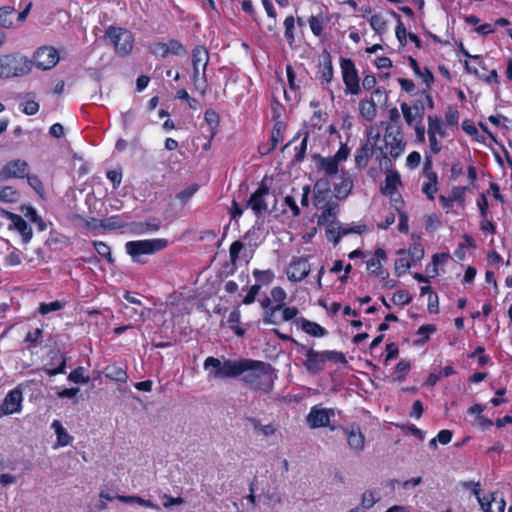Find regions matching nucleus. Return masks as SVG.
Returning <instances> with one entry per match:
<instances>
[{
    "instance_id": "nucleus-1",
    "label": "nucleus",
    "mask_w": 512,
    "mask_h": 512,
    "mask_svg": "<svg viewBox=\"0 0 512 512\" xmlns=\"http://www.w3.org/2000/svg\"><path fill=\"white\" fill-rule=\"evenodd\" d=\"M204 369L208 370L210 379L242 376V381L246 385L266 393L271 391L276 378L270 364L249 358L224 359V361H221L210 356L204 361Z\"/></svg>"
},
{
    "instance_id": "nucleus-2",
    "label": "nucleus",
    "mask_w": 512,
    "mask_h": 512,
    "mask_svg": "<svg viewBox=\"0 0 512 512\" xmlns=\"http://www.w3.org/2000/svg\"><path fill=\"white\" fill-rule=\"evenodd\" d=\"M168 245L166 239H145L128 241L125 244V251L132 261L139 264L146 263L144 256L155 254Z\"/></svg>"
},
{
    "instance_id": "nucleus-3",
    "label": "nucleus",
    "mask_w": 512,
    "mask_h": 512,
    "mask_svg": "<svg viewBox=\"0 0 512 512\" xmlns=\"http://www.w3.org/2000/svg\"><path fill=\"white\" fill-rule=\"evenodd\" d=\"M33 67V62L19 53L0 57V78L20 77L27 75Z\"/></svg>"
},
{
    "instance_id": "nucleus-4",
    "label": "nucleus",
    "mask_w": 512,
    "mask_h": 512,
    "mask_svg": "<svg viewBox=\"0 0 512 512\" xmlns=\"http://www.w3.org/2000/svg\"><path fill=\"white\" fill-rule=\"evenodd\" d=\"M381 125H385V146L378 147L377 149L381 152L383 158L386 159V155L389 153L392 158L396 159L404 152L406 145L401 127L400 125L385 124L384 122H382Z\"/></svg>"
},
{
    "instance_id": "nucleus-5",
    "label": "nucleus",
    "mask_w": 512,
    "mask_h": 512,
    "mask_svg": "<svg viewBox=\"0 0 512 512\" xmlns=\"http://www.w3.org/2000/svg\"><path fill=\"white\" fill-rule=\"evenodd\" d=\"M305 351L306 360L303 363L305 368L310 373H319L324 369V365L328 360H336L339 362H345V356L341 352L337 351H322L318 352L312 348L300 349Z\"/></svg>"
},
{
    "instance_id": "nucleus-6",
    "label": "nucleus",
    "mask_w": 512,
    "mask_h": 512,
    "mask_svg": "<svg viewBox=\"0 0 512 512\" xmlns=\"http://www.w3.org/2000/svg\"><path fill=\"white\" fill-rule=\"evenodd\" d=\"M110 43L114 46L115 52L120 56L130 54L134 44L133 34L124 28L110 26L105 33Z\"/></svg>"
},
{
    "instance_id": "nucleus-7",
    "label": "nucleus",
    "mask_w": 512,
    "mask_h": 512,
    "mask_svg": "<svg viewBox=\"0 0 512 512\" xmlns=\"http://www.w3.org/2000/svg\"><path fill=\"white\" fill-rule=\"evenodd\" d=\"M31 61L39 69L50 70L59 62V54L54 47L43 46L35 51Z\"/></svg>"
},
{
    "instance_id": "nucleus-8",
    "label": "nucleus",
    "mask_w": 512,
    "mask_h": 512,
    "mask_svg": "<svg viewBox=\"0 0 512 512\" xmlns=\"http://www.w3.org/2000/svg\"><path fill=\"white\" fill-rule=\"evenodd\" d=\"M269 195V187L266 184V179H263L258 189L253 192L247 202L249 207L256 216H261L268 212V203L266 197Z\"/></svg>"
},
{
    "instance_id": "nucleus-9",
    "label": "nucleus",
    "mask_w": 512,
    "mask_h": 512,
    "mask_svg": "<svg viewBox=\"0 0 512 512\" xmlns=\"http://www.w3.org/2000/svg\"><path fill=\"white\" fill-rule=\"evenodd\" d=\"M368 140L355 152V163L358 167H366L369 159L373 155L377 142L380 139V133L373 134L372 128L367 131Z\"/></svg>"
},
{
    "instance_id": "nucleus-10",
    "label": "nucleus",
    "mask_w": 512,
    "mask_h": 512,
    "mask_svg": "<svg viewBox=\"0 0 512 512\" xmlns=\"http://www.w3.org/2000/svg\"><path fill=\"white\" fill-rule=\"evenodd\" d=\"M28 172L29 164L25 160H11L0 169V182H5L12 178H25L28 176Z\"/></svg>"
},
{
    "instance_id": "nucleus-11",
    "label": "nucleus",
    "mask_w": 512,
    "mask_h": 512,
    "mask_svg": "<svg viewBox=\"0 0 512 512\" xmlns=\"http://www.w3.org/2000/svg\"><path fill=\"white\" fill-rule=\"evenodd\" d=\"M341 70L346 92L357 95L360 92V86L355 64L351 59H342Z\"/></svg>"
},
{
    "instance_id": "nucleus-12",
    "label": "nucleus",
    "mask_w": 512,
    "mask_h": 512,
    "mask_svg": "<svg viewBox=\"0 0 512 512\" xmlns=\"http://www.w3.org/2000/svg\"><path fill=\"white\" fill-rule=\"evenodd\" d=\"M310 270L311 266L307 258L296 257L289 263L286 275L289 281L300 282L309 275Z\"/></svg>"
},
{
    "instance_id": "nucleus-13",
    "label": "nucleus",
    "mask_w": 512,
    "mask_h": 512,
    "mask_svg": "<svg viewBox=\"0 0 512 512\" xmlns=\"http://www.w3.org/2000/svg\"><path fill=\"white\" fill-rule=\"evenodd\" d=\"M23 393L19 387L9 391L0 405V417L18 413L22 409Z\"/></svg>"
},
{
    "instance_id": "nucleus-14",
    "label": "nucleus",
    "mask_w": 512,
    "mask_h": 512,
    "mask_svg": "<svg viewBox=\"0 0 512 512\" xmlns=\"http://www.w3.org/2000/svg\"><path fill=\"white\" fill-rule=\"evenodd\" d=\"M340 429L346 436L348 447L355 453H361L364 450L366 439L359 425L351 424L342 426Z\"/></svg>"
},
{
    "instance_id": "nucleus-15",
    "label": "nucleus",
    "mask_w": 512,
    "mask_h": 512,
    "mask_svg": "<svg viewBox=\"0 0 512 512\" xmlns=\"http://www.w3.org/2000/svg\"><path fill=\"white\" fill-rule=\"evenodd\" d=\"M334 416L333 409L319 408L313 406L306 417L308 426L312 429L329 426L331 417Z\"/></svg>"
},
{
    "instance_id": "nucleus-16",
    "label": "nucleus",
    "mask_w": 512,
    "mask_h": 512,
    "mask_svg": "<svg viewBox=\"0 0 512 512\" xmlns=\"http://www.w3.org/2000/svg\"><path fill=\"white\" fill-rule=\"evenodd\" d=\"M270 294L274 306L272 309L268 311V318L266 319V324H278L279 320L276 316V313L280 311L281 308H283V305L285 304V300L287 298V293L282 287L277 286L272 288Z\"/></svg>"
},
{
    "instance_id": "nucleus-17",
    "label": "nucleus",
    "mask_w": 512,
    "mask_h": 512,
    "mask_svg": "<svg viewBox=\"0 0 512 512\" xmlns=\"http://www.w3.org/2000/svg\"><path fill=\"white\" fill-rule=\"evenodd\" d=\"M383 96V92L377 88L373 93L372 97L381 98ZM359 112L360 115L367 121H373L377 115L376 103L374 98L370 100L362 99L359 102Z\"/></svg>"
},
{
    "instance_id": "nucleus-18",
    "label": "nucleus",
    "mask_w": 512,
    "mask_h": 512,
    "mask_svg": "<svg viewBox=\"0 0 512 512\" xmlns=\"http://www.w3.org/2000/svg\"><path fill=\"white\" fill-rule=\"evenodd\" d=\"M339 182H336L333 184V192L334 196L337 199H345L350 194L352 188H353V179L348 174L343 172L339 177Z\"/></svg>"
},
{
    "instance_id": "nucleus-19",
    "label": "nucleus",
    "mask_w": 512,
    "mask_h": 512,
    "mask_svg": "<svg viewBox=\"0 0 512 512\" xmlns=\"http://www.w3.org/2000/svg\"><path fill=\"white\" fill-rule=\"evenodd\" d=\"M480 506L484 512H504L506 502L501 495L495 492L491 493L487 499H482Z\"/></svg>"
},
{
    "instance_id": "nucleus-20",
    "label": "nucleus",
    "mask_w": 512,
    "mask_h": 512,
    "mask_svg": "<svg viewBox=\"0 0 512 512\" xmlns=\"http://www.w3.org/2000/svg\"><path fill=\"white\" fill-rule=\"evenodd\" d=\"M322 210V213L317 218V224L319 226L322 225H331L336 224V218L339 213V206L338 204L331 202L327 205H325L323 208H319Z\"/></svg>"
},
{
    "instance_id": "nucleus-21",
    "label": "nucleus",
    "mask_w": 512,
    "mask_h": 512,
    "mask_svg": "<svg viewBox=\"0 0 512 512\" xmlns=\"http://www.w3.org/2000/svg\"><path fill=\"white\" fill-rule=\"evenodd\" d=\"M7 218L11 220V225L19 231L24 242H29L32 238V229L27 222L19 215L5 212Z\"/></svg>"
},
{
    "instance_id": "nucleus-22",
    "label": "nucleus",
    "mask_w": 512,
    "mask_h": 512,
    "mask_svg": "<svg viewBox=\"0 0 512 512\" xmlns=\"http://www.w3.org/2000/svg\"><path fill=\"white\" fill-rule=\"evenodd\" d=\"M209 63V52L201 45L196 46L192 52V65L193 68H201L202 78L204 79V71L207 69Z\"/></svg>"
},
{
    "instance_id": "nucleus-23",
    "label": "nucleus",
    "mask_w": 512,
    "mask_h": 512,
    "mask_svg": "<svg viewBox=\"0 0 512 512\" xmlns=\"http://www.w3.org/2000/svg\"><path fill=\"white\" fill-rule=\"evenodd\" d=\"M401 110L408 125L417 124V122L422 121L423 108L418 107L417 105L409 106L407 103H402Z\"/></svg>"
},
{
    "instance_id": "nucleus-24",
    "label": "nucleus",
    "mask_w": 512,
    "mask_h": 512,
    "mask_svg": "<svg viewBox=\"0 0 512 512\" xmlns=\"http://www.w3.org/2000/svg\"><path fill=\"white\" fill-rule=\"evenodd\" d=\"M296 325L307 334L314 337H323L326 335V330L316 322L309 321L303 317L295 320Z\"/></svg>"
},
{
    "instance_id": "nucleus-25",
    "label": "nucleus",
    "mask_w": 512,
    "mask_h": 512,
    "mask_svg": "<svg viewBox=\"0 0 512 512\" xmlns=\"http://www.w3.org/2000/svg\"><path fill=\"white\" fill-rule=\"evenodd\" d=\"M105 377L116 382L125 383L128 380L126 370L116 364L108 365L104 369Z\"/></svg>"
},
{
    "instance_id": "nucleus-26",
    "label": "nucleus",
    "mask_w": 512,
    "mask_h": 512,
    "mask_svg": "<svg viewBox=\"0 0 512 512\" xmlns=\"http://www.w3.org/2000/svg\"><path fill=\"white\" fill-rule=\"evenodd\" d=\"M400 184L401 180L399 174L391 171L386 175L384 185H382L380 189L384 195H391Z\"/></svg>"
},
{
    "instance_id": "nucleus-27",
    "label": "nucleus",
    "mask_w": 512,
    "mask_h": 512,
    "mask_svg": "<svg viewBox=\"0 0 512 512\" xmlns=\"http://www.w3.org/2000/svg\"><path fill=\"white\" fill-rule=\"evenodd\" d=\"M248 422L253 427L254 431L260 433L265 437L272 436L276 433L277 428L274 424L270 423L267 425H262L260 420L255 417H249Z\"/></svg>"
},
{
    "instance_id": "nucleus-28",
    "label": "nucleus",
    "mask_w": 512,
    "mask_h": 512,
    "mask_svg": "<svg viewBox=\"0 0 512 512\" xmlns=\"http://www.w3.org/2000/svg\"><path fill=\"white\" fill-rule=\"evenodd\" d=\"M21 194L12 186H0V203H17Z\"/></svg>"
},
{
    "instance_id": "nucleus-29",
    "label": "nucleus",
    "mask_w": 512,
    "mask_h": 512,
    "mask_svg": "<svg viewBox=\"0 0 512 512\" xmlns=\"http://www.w3.org/2000/svg\"><path fill=\"white\" fill-rule=\"evenodd\" d=\"M116 499H118L119 501H121L123 503H129V504L136 503V504H138L140 506H143V507H146V508L160 510L159 505L154 504L150 500L144 499V498H142L140 496H136V495H133V496L117 495Z\"/></svg>"
},
{
    "instance_id": "nucleus-30",
    "label": "nucleus",
    "mask_w": 512,
    "mask_h": 512,
    "mask_svg": "<svg viewBox=\"0 0 512 512\" xmlns=\"http://www.w3.org/2000/svg\"><path fill=\"white\" fill-rule=\"evenodd\" d=\"M428 134L437 135L441 138L446 136V131L443 128L442 120L438 116H428Z\"/></svg>"
},
{
    "instance_id": "nucleus-31",
    "label": "nucleus",
    "mask_w": 512,
    "mask_h": 512,
    "mask_svg": "<svg viewBox=\"0 0 512 512\" xmlns=\"http://www.w3.org/2000/svg\"><path fill=\"white\" fill-rule=\"evenodd\" d=\"M15 12L14 7L11 6H3L0 8V26L2 28L13 27V17Z\"/></svg>"
},
{
    "instance_id": "nucleus-32",
    "label": "nucleus",
    "mask_w": 512,
    "mask_h": 512,
    "mask_svg": "<svg viewBox=\"0 0 512 512\" xmlns=\"http://www.w3.org/2000/svg\"><path fill=\"white\" fill-rule=\"evenodd\" d=\"M367 269L371 274L385 280L388 277V272L382 268L381 262L377 258H370L367 260Z\"/></svg>"
},
{
    "instance_id": "nucleus-33",
    "label": "nucleus",
    "mask_w": 512,
    "mask_h": 512,
    "mask_svg": "<svg viewBox=\"0 0 512 512\" xmlns=\"http://www.w3.org/2000/svg\"><path fill=\"white\" fill-rule=\"evenodd\" d=\"M100 226L104 229L115 230L124 228L126 226V222L121 216L115 215L101 220Z\"/></svg>"
},
{
    "instance_id": "nucleus-34",
    "label": "nucleus",
    "mask_w": 512,
    "mask_h": 512,
    "mask_svg": "<svg viewBox=\"0 0 512 512\" xmlns=\"http://www.w3.org/2000/svg\"><path fill=\"white\" fill-rule=\"evenodd\" d=\"M338 162L332 157L321 158L320 168L325 172L327 176H334L338 173Z\"/></svg>"
},
{
    "instance_id": "nucleus-35",
    "label": "nucleus",
    "mask_w": 512,
    "mask_h": 512,
    "mask_svg": "<svg viewBox=\"0 0 512 512\" xmlns=\"http://www.w3.org/2000/svg\"><path fill=\"white\" fill-rule=\"evenodd\" d=\"M122 313L129 319H134L136 322H144L146 320V314L144 310H138L129 305H123Z\"/></svg>"
},
{
    "instance_id": "nucleus-36",
    "label": "nucleus",
    "mask_w": 512,
    "mask_h": 512,
    "mask_svg": "<svg viewBox=\"0 0 512 512\" xmlns=\"http://www.w3.org/2000/svg\"><path fill=\"white\" fill-rule=\"evenodd\" d=\"M409 64L414 72L422 78L424 83L430 85V83L433 82L434 78L432 73L427 68L422 71L414 58L409 57Z\"/></svg>"
},
{
    "instance_id": "nucleus-37",
    "label": "nucleus",
    "mask_w": 512,
    "mask_h": 512,
    "mask_svg": "<svg viewBox=\"0 0 512 512\" xmlns=\"http://www.w3.org/2000/svg\"><path fill=\"white\" fill-rule=\"evenodd\" d=\"M240 317L241 314L238 308H235L233 311H231L228 317V323L230 324V328L235 332L237 336H243L245 333L244 329H242L238 325L240 322Z\"/></svg>"
},
{
    "instance_id": "nucleus-38",
    "label": "nucleus",
    "mask_w": 512,
    "mask_h": 512,
    "mask_svg": "<svg viewBox=\"0 0 512 512\" xmlns=\"http://www.w3.org/2000/svg\"><path fill=\"white\" fill-rule=\"evenodd\" d=\"M192 80L196 90H199L202 94L205 93L206 90V71H204V79L202 78V70L201 68H193Z\"/></svg>"
},
{
    "instance_id": "nucleus-39",
    "label": "nucleus",
    "mask_w": 512,
    "mask_h": 512,
    "mask_svg": "<svg viewBox=\"0 0 512 512\" xmlns=\"http://www.w3.org/2000/svg\"><path fill=\"white\" fill-rule=\"evenodd\" d=\"M398 254L401 256L395 261V272L397 275L401 276L411 267V263L404 251L400 250Z\"/></svg>"
},
{
    "instance_id": "nucleus-40",
    "label": "nucleus",
    "mask_w": 512,
    "mask_h": 512,
    "mask_svg": "<svg viewBox=\"0 0 512 512\" xmlns=\"http://www.w3.org/2000/svg\"><path fill=\"white\" fill-rule=\"evenodd\" d=\"M428 182L423 185V192L427 195L430 200H434V194L437 192V174L430 173Z\"/></svg>"
},
{
    "instance_id": "nucleus-41",
    "label": "nucleus",
    "mask_w": 512,
    "mask_h": 512,
    "mask_svg": "<svg viewBox=\"0 0 512 512\" xmlns=\"http://www.w3.org/2000/svg\"><path fill=\"white\" fill-rule=\"evenodd\" d=\"M253 276L256 279V281L259 282L260 285L261 284L268 285L273 281L275 274L271 269H267V270L255 269L253 271Z\"/></svg>"
},
{
    "instance_id": "nucleus-42",
    "label": "nucleus",
    "mask_w": 512,
    "mask_h": 512,
    "mask_svg": "<svg viewBox=\"0 0 512 512\" xmlns=\"http://www.w3.org/2000/svg\"><path fill=\"white\" fill-rule=\"evenodd\" d=\"M380 500V496L372 490H367L362 494L361 497V505L365 509L372 508L378 501Z\"/></svg>"
},
{
    "instance_id": "nucleus-43",
    "label": "nucleus",
    "mask_w": 512,
    "mask_h": 512,
    "mask_svg": "<svg viewBox=\"0 0 512 512\" xmlns=\"http://www.w3.org/2000/svg\"><path fill=\"white\" fill-rule=\"evenodd\" d=\"M369 23L372 29L378 34L383 33L387 28V21L379 14L371 16Z\"/></svg>"
},
{
    "instance_id": "nucleus-44",
    "label": "nucleus",
    "mask_w": 512,
    "mask_h": 512,
    "mask_svg": "<svg viewBox=\"0 0 512 512\" xmlns=\"http://www.w3.org/2000/svg\"><path fill=\"white\" fill-rule=\"evenodd\" d=\"M285 26V38L290 45L293 44L295 40L294 29H295V19L293 16H289L284 21Z\"/></svg>"
},
{
    "instance_id": "nucleus-45",
    "label": "nucleus",
    "mask_w": 512,
    "mask_h": 512,
    "mask_svg": "<svg viewBox=\"0 0 512 512\" xmlns=\"http://www.w3.org/2000/svg\"><path fill=\"white\" fill-rule=\"evenodd\" d=\"M22 212L25 217H27L30 221L38 223L41 230H44L45 225L41 217L38 216L36 210L32 206H26L22 208Z\"/></svg>"
},
{
    "instance_id": "nucleus-46",
    "label": "nucleus",
    "mask_w": 512,
    "mask_h": 512,
    "mask_svg": "<svg viewBox=\"0 0 512 512\" xmlns=\"http://www.w3.org/2000/svg\"><path fill=\"white\" fill-rule=\"evenodd\" d=\"M333 78V67L332 62L330 60V56L328 55L323 63L321 69V79L325 82H330Z\"/></svg>"
},
{
    "instance_id": "nucleus-47",
    "label": "nucleus",
    "mask_w": 512,
    "mask_h": 512,
    "mask_svg": "<svg viewBox=\"0 0 512 512\" xmlns=\"http://www.w3.org/2000/svg\"><path fill=\"white\" fill-rule=\"evenodd\" d=\"M392 300L396 305H406L412 301V296L405 290H398L394 293Z\"/></svg>"
},
{
    "instance_id": "nucleus-48",
    "label": "nucleus",
    "mask_w": 512,
    "mask_h": 512,
    "mask_svg": "<svg viewBox=\"0 0 512 512\" xmlns=\"http://www.w3.org/2000/svg\"><path fill=\"white\" fill-rule=\"evenodd\" d=\"M84 368L78 367L70 372L68 380L73 383H88L89 378L84 376Z\"/></svg>"
},
{
    "instance_id": "nucleus-49",
    "label": "nucleus",
    "mask_w": 512,
    "mask_h": 512,
    "mask_svg": "<svg viewBox=\"0 0 512 512\" xmlns=\"http://www.w3.org/2000/svg\"><path fill=\"white\" fill-rule=\"evenodd\" d=\"M281 311V317L280 319H278L279 321H290L294 318H296V316L299 314V310L297 307H289V306H286L285 304L283 305V308L280 309Z\"/></svg>"
},
{
    "instance_id": "nucleus-50",
    "label": "nucleus",
    "mask_w": 512,
    "mask_h": 512,
    "mask_svg": "<svg viewBox=\"0 0 512 512\" xmlns=\"http://www.w3.org/2000/svg\"><path fill=\"white\" fill-rule=\"evenodd\" d=\"M63 308V303L60 301H53L50 303H41L39 306V312L42 315H46L50 312L58 311Z\"/></svg>"
},
{
    "instance_id": "nucleus-51",
    "label": "nucleus",
    "mask_w": 512,
    "mask_h": 512,
    "mask_svg": "<svg viewBox=\"0 0 512 512\" xmlns=\"http://www.w3.org/2000/svg\"><path fill=\"white\" fill-rule=\"evenodd\" d=\"M243 249V243L241 241H234L229 249L230 261L233 265H236L239 254Z\"/></svg>"
},
{
    "instance_id": "nucleus-52",
    "label": "nucleus",
    "mask_w": 512,
    "mask_h": 512,
    "mask_svg": "<svg viewBox=\"0 0 512 512\" xmlns=\"http://www.w3.org/2000/svg\"><path fill=\"white\" fill-rule=\"evenodd\" d=\"M167 46L169 48L168 49L169 54L178 55V56L186 54V50H185L184 46L178 40L171 39L167 43Z\"/></svg>"
},
{
    "instance_id": "nucleus-53",
    "label": "nucleus",
    "mask_w": 512,
    "mask_h": 512,
    "mask_svg": "<svg viewBox=\"0 0 512 512\" xmlns=\"http://www.w3.org/2000/svg\"><path fill=\"white\" fill-rule=\"evenodd\" d=\"M94 247L100 256L107 258L109 262H113L110 247L106 243L96 241L94 242Z\"/></svg>"
},
{
    "instance_id": "nucleus-54",
    "label": "nucleus",
    "mask_w": 512,
    "mask_h": 512,
    "mask_svg": "<svg viewBox=\"0 0 512 512\" xmlns=\"http://www.w3.org/2000/svg\"><path fill=\"white\" fill-rule=\"evenodd\" d=\"M327 238L333 241L334 244H338L341 239V231L338 229V223L327 226Z\"/></svg>"
},
{
    "instance_id": "nucleus-55",
    "label": "nucleus",
    "mask_w": 512,
    "mask_h": 512,
    "mask_svg": "<svg viewBox=\"0 0 512 512\" xmlns=\"http://www.w3.org/2000/svg\"><path fill=\"white\" fill-rule=\"evenodd\" d=\"M314 193H331L330 180L327 177L317 180L314 185Z\"/></svg>"
},
{
    "instance_id": "nucleus-56",
    "label": "nucleus",
    "mask_w": 512,
    "mask_h": 512,
    "mask_svg": "<svg viewBox=\"0 0 512 512\" xmlns=\"http://www.w3.org/2000/svg\"><path fill=\"white\" fill-rule=\"evenodd\" d=\"M393 16L397 19V27H396V37L399 40V42L403 45L406 42L407 32L406 28L404 27L400 16L393 12Z\"/></svg>"
},
{
    "instance_id": "nucleus-57",
    "label": "nucleus",
    "mask_w": 512,
    "mask_h": 512,
    "mask_svg": "<svg viewBox=\"0 0 512 512\" xmlns=\"http://www.w3.org/2000/svg\"><path fill=\"white\" fill-rule=\"evenodd\" d=\"M309 26L314 35L319 36L323 31V21L317 16H311L308 19Z\"/></svg>"
},
{
    "instance_id": "nucleus-58",
    "label": "nucleus",
    "mask_w": 512,
    "mask_h": 512,
    "mask_svg": "<svg viewBox=\"0 0 512 512\" xmlns=\"http://www.w3.org/2000/svg\"><path fill=\"white\" fill-rule=\"evenodd\" d=\"M167 43L158 42L151 47V52L161 58H166L169 55Z\"/></svg>"
},
{
    "instance_id": "nucleus-59",
    "label": "nucleus",
    "mask_w": 512,
    "mask_h": 512,
    "mask_svg": "<svg viewBox=\"0 0 512 512\" xmlns=\"http://www.w3.org/2000/svg\"><path fill=\"white\" fill-rule=\"evenodd\" d=\"M441 226V222L436 214H431L425 218V228L427 231H435Z\"/></svg>"
},
{
    "instance_id": "nucleus-60",
    "label": "nucleus",
    "mask_w": 512,
    "mask_h": 512,
    "mask_svg": "<svg viewBox=\"0 0 512 512\" xmlns=\"http://www.w3.org/2000/svg\"><path fill=\"white\" fill-rule=\"evenodd\" d=\"M196 191H197V186L192 185V186L182 190L181 192H179L177 194V198L181 201L182 204H186L191 199V197L195 194Z\"/></svg>"
},
{
    "instance_id": "nucleus-61",
    "label": "nucleus",
    "mask_w": 512,
    "mask_h": 512,
    "mask_svg": "<svg viewBox=\"0 0 512 512\" xmlns=\"http://www.w3.org/2000/svg\"><path fill=\"white\" fill-rule=\"evenodd\" d=\"M409 255L411 256L412 260L418 261L424 257V248L423 246L415 242L410 248H409Z\"/></svg>"
},
{
    "instance_id": "nucleus-62",
    "label": "nucleus",
    "mask_w": 512,
    "mask_h": 512,
    "mask_svg": "<svg viewBox=\"0 0 512 512\" xmlns=\"http://www.w3.org/2000/svg\"><path fill=\"white\" fill-rule=\"evenodd\" d=\"M27 178V181H28V184L30 185V187L32 189H34L38 194H42L43 193V185H42V182L41 180L39 179V177L37 175H29L26 176Z\"/></svg>"
},
{
    "instance_id": "nucleus-63",
    "label": "nucleus",
    "mask_w": 512,
    "mask_h": 512,
    "mask_svg": "<svg viewBox=\"0 0 512 512\" xmlns=\"http://www.w3.org/2000/svg\"><path fill=\"white\" fill-rule=\"evenodd\" d=\"M260 289H261L260 284L252 285L251 288L249 289L247 295L243 299V303L247 304V305L253 303L255 301V298L258 295Z\"/></svg>"
},
{
    "instance_id": "nucleus-64",
    "label": "nucleus",
    "mask_w": 512,
    "mask_h": 512,
    "mask_svg": "<svg viewBox=\"0 0 512 512\" xmlns=\"http://www.w3.org/2000/svg\"><path fill=\"white\" fill-rule=\"evenodd\" d=\"M330 198V193H314V205L316 208H323L325 205L330 202L328 199Z\"/></svg>"
}]
</instances>
